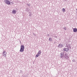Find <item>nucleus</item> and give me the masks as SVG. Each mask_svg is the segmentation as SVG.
I'll use <instances>...</instances> for the list:
<instances>
[{
	"label": "nucleus",
	"instance_id": "obj_1",
	"mask_svg": "<svg viewBox=\"0 0 77 77\" xmlns=\"http://www.w3.org/2000/svg\"><path fill=\"white\" fill-rule=\"evenodd\" d=\"M67 48H64L63 49V51H69V49H71V45L70 44H68V45H67L66 46Z\"/></svg>",
	"mask_w": 77,
	"mask_h": 77
},
{
	"label": "nucleus",
	"instance_id": "obj_6",
	"mask_svg": "<svg viewBox=\"0 0 77 77\" xmlns=\"http://www.w3.org/2000/svg\"><path fill=\"white\" fill-rule=\"evenodd\" d=\"M5 3H6L8 5H11V3H10V2L9 1V0H6V2H5Z\"/></svg>",
	"mask_w": 77,
	"mask_h": 77
},
{
	"label": "nucleus",
	"instance_id": "obj_13",
	"mask_svg": "<svg viewBox=\"0 0 77 77\" xmlns=\"http://www.w3.org/2000/svg\"><path fill=\"white\" fill-rule=\"evenodd\" d=\"M64 30H66V27H65L64 28Z\"/></svg>",
	"mask_w": 77,
	"mask_h": 77
},
{
	"label": "nucleus",
	"instance_id": "obj_4",
	"mask_svg": "<svg viewBox=\"0 0 77 77\" xmlns=\"http://www.w3.org/2000/svg\"><path fill=\"white\" fill-rule=\"evenodd\" d=\"M6 54L7 52L5 51H4L3 52V56H4L5 57H6Z\"/></svg>",
	"mask_w": 77,
	"mask_h": 77
},
{
	"label": "nucleus",
	"instance_id": "obj_10",
	"mask_svg": "<svg viewBox=\"0 0 77 77\" xmlns=\"http://www.w3.org/2000/svg\"><path fill=\"white\" fill-rule=\"evenodd\" d=\"M60 54H61V56H60L61 57H63V53H61Z\"/></svg>",
	"mask_w": 77,
	"mask_h": 77
},
{
	"label": "nucleus",
	"instance_id": "obj_2",
	"mask_svg": "<svg viewBox=\"0 0 77 77\" xmlns=\"http://www.w3.org/2000/svg\"><path fill=\"white\" fill-rule=\"evenodd\" d=\"M24 46L23 45H22L20 46V49L19 51L20 52H23L24 50Z\"/></svg>",
	"mask_w": 77,
	"mask_h": 77
},
{
	"label": "nucleus",
	"instance_id": "obj_3",
	"mask_svg": "<svg viewBox=\"0 0 77 77\" xmlns=\"http://www.w3.org/2000/svg\"><path fill=\"white\" fill-rule=\"evenodd\" d=\"M41 54V50H40L38 51V53L37 54L35 55V57H38L39 56H40Z\"/></svg>",
	"mask_w": 77,
	"mask_h": 77
},
{
	"label": "nucleus",
	"instance_id": "obj_8",
	"mask_svg": "<svg viewBox=\"0 0 77 77\" xmlns=\"http://www.w3.org/2000/svg\"><path fill=\"white\" fill-rule=\"evenodd\" d=\"M68 56L66 55V54H65L64 56V57L66 59H68Z\"/></svg>",
	"mask_w": 77,
	"mask_h": 77
},
{
	"label": "nucleus",
	"instance_id": "obj_12",
	"mask_svg": "<svg viewBox=\"0 0 77 77\" xmlns=\"http://www.w3.org/2000/svg\"><path fill=\"white\" fill-rule=\"evenodd\" d=\"M49 40L50 41H52V39H51V38H49Z\"/></svg>",
	"mask_w": 77,
	"mask_h": 77
},
{
	"label": "nucleus",
	"instance_id": "obj_7",
	"mask_svg": "<svg viewBox=\"0 0 77 77\" xmlns=\"http://www.w3.org/2000/svg\"><path fill=\"white\" fill-rule=\"evenodd\" d=\"M12 13L14 14H15L17 13V11L15 10H13L12 11Z\"/></svg>",
	"mask_w": 77,
	"mask_h": 77
},
{
	"label": "nucleus",
	"instance_id": "obj_5",
	"mask_svg": "<svg viewBox=\"0 0 77 77\" xmlns=\"http://www.w3.org/2000/svg\"><path fill=\"white\" fill-rule=\"evenodd\" d=\"M58 48H62L63 47V44H62V43H60L58 45Z\"/></svg>",
	"mask_w": 77,
	"mask_h": 77
},
{
	"label": "nucleus",
	"instance_id": "obj_11",
	"mask_svg": "<svg viewBox=\"0 0 77 77\" xmlns=\"http://www.w3.org/2000/svg\"><path fill=\"white\" fill-rule=\"evenodd\" d=\"M62 11L63 12H65V9L64 8H62Z\"/></svg>",
	"mask_w": 77,
	"mask_h": 77
},
{
	"label": "nucleus",
	"instance_id": "obj_9",
	"mask_svg": "<svg viewBox=\"0 0 77 77\" xmlns=\"http://www.w3.org/2000/svg\"><path fill=\"white\" fill-rule=\"evenodd\" d=\"M73 30L74 32H77V28H74Z\"/></svg>",
	"mask_w": 77,
	"mask_h": 77
}]
</instances>
